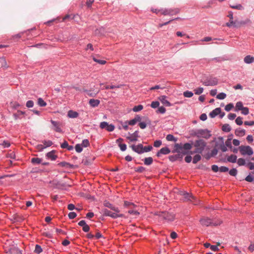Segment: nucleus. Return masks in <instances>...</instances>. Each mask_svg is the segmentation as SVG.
I'll list each match as a JSON object with an SVG mask.
<instances>
[{
    "label": "nucleus",
    "instance_id": "obj_4",
    "mask_svg": "<svg viewBox=\"0 0 254 254\" xmlns=\"http://www.w3.org/2000/svg\"><path fill=\"white\" fill-rule=\"evenodd\" d=\"M193 135L198 138H204L208 139L211 136L210 131L207 129H199L195 130L193 133Z\"/></svg>",
    "mask_w": 254,
    "mask_h": 254
},
{
    "label": "nucleus",
    "instance_id": "obj_3",
    "mask_svg": "<svg viewBox=\"0 0 254 254\" xmlns=\"http://www.w3.org/2000/svg\"><path fill=\"white\" fill-rule=\"evenodd\" d=\"M175 147L177 152L186 155L188 154V151L191 149L192 145L189 143H186L183 145L177 143L175 144Z\"/></svg>",
    "mask_w": 254,
    "mask_h": 254
},
{
    "label": "nucleus",
    "instance_id": "obj_41",
    "mask_svg": "<svg viewBox=\"0 0 254 254\" xmlns=\"http://www.w3.org/2000/svg\"><path fill=\"white\" fill-rule=\"evenodd\" d=\"M82 145L80 144H77L75 146V149L78 153H80L82 151Z\"/></svg>",
    "mask_w": 254,
    "mask_h": 254
},
{
    "label": "nucleus",
    "instance_id": "obj_24",
    "mask_svg": "<svg viewBox=\"0 0 254 254\" xmlns=\"http://www.w3.org/2000/svg\"><path fill=\"white\" fill-rule=\"evenodd\" d=\"M235 134L237 136H243L245 134V130L240 128L237 129L235 131Z\"/></svg>",
    "mask_w": 254,
    "mask_h": 254
},
{
    "label": "nucleus",
    "instance_id": "obj_12",
    "mask_svg": "<svg viewBox=\"0 0 254 254\" xmlns=\"http://www.w3.org/2000/svg\"><path fill=\"white\" fill-rule=\"evenodd\" d=\"M184 196L185 198H186L188 200H190L192 201L194 204L197 205L198 204L196 198L191 194L187 192H185L184 194Z\"/></svg>",
    "mask_w": 254,
    "mask_h": 254
},
{
    "label": "nucleus",
    "instance_id": "obj_15",
    "mask_svg": "<svg viewBox=\"0 0 254 254\" xmlns=\"http://www.w3.org/2000/svg\"><path fill=\"white\" fill-rule=\"evenodd\" d=\"M104 205L105 207H107L108 208H110L111 210H113L115 212H118L119 211V208L117 207H116L115 206L113 205L112 204L110 203L109 202L105 201L104 202Z\"/></svg>",
    "mask_w": 254,
    "mask_h": 254
},
{
    "label": "nucleus",
    "instance_id": "obj_49",
    "mask_svg": "<svg viewBox=\"0 0 254 254\" xmlns=\"http://www.w3.org/2000/svg\"><path fill=\"white\" fill-rule=\"evenodd\" d=\"M242 120H243V118L242 117H238L236 118V119L235 120V122L238 125L241 126L243 124Z\"/></svg>",
    "mask_w": 254,
    "mask_h": 254
},
{
    "label": "nucleus",
    "instance_id": "obj_60",
    "mask_svg": "<svg viewBox=\"0 0 254 254\" xmlns=\"http://www.w3.org/2000/svg\"><path fill=\"white\" fill-rule=\"evenodd\" d=\"M119 146L121 150L123 151H125L127 149V145L126 144L119 143Z\"/></svg>",
    "mask_w": 254,
    "mask_h": 254
},
{
    "label": "nucleus",
    "instance_id": "obj_57",
    "mask_svg": "<svg viewBox=\"0 0 254 254\" xmlns=\"http://www.w3.org/2000/svg\"><path fill=\"white\" fill-rule=\"evenodd\" d=\"M108 123L106 122H102L100 124V127L102 129L106 128Z\"/></svg>",
    "mask_w": 254,
    "mask_h": 254
},
{
    "label": "nucleus",
    "instance_id": "obj_31",
    "mask_svg": "<svg viewBox=\"0 0 254 254\" xmlns=\"http://www.w3.org/2000/svg\"><path fill=\"white\" fill-rule=\"evenodd\" d=\"M181 155L179 153L178 154L171 155L169 156V159L171 161H175L181 158Z\"/></svg>",
    "mask_w": 254,
    "mask_h": 254
},
{
    "label": "nucleus",
    "instance_id": "obj_39",
    "mask_svg": "<svg viewBox=\"0 0 254 254\" xmlns=\"http://www.w3.org/2000/svg\"><path fill=\"white\" fill-rule=\"evenodd\" d=\"M80 144L82 145V147H86L90 145V143L88 139H85L82 140V143Z\"/></svg>",
    "mask_w": 254,
    "mask_h": 254
},
{
    "label": "nucleus",
    "instance_id": "obj_62",
    "mask_svg": "<svg viewBox=\"0 0 254 254\" xmlns=\"http://www.w3.org/2000/svg\"><path fill=\"white\" fill-rule=\"evenodd\" d=\"M236 117V115L234 113H230L228 116V119L230 120H233Z\"/></svg>",
    "mask_w": 254,
    "mask_h": 254
},
{
    "label": "nucleus",
    "instance_id": "obj_47",
    "mask_svg": "<svg viewBox=\"0 0 254 254\" xmlns=\"http://www.w3.org/2000/svg\"><path fill=\"white\" fill-rule=\"evenodd\" d=\"M234 107V105L232 103H229L228 104H227L225 107V110L228 112V111H230V110H231Z\"/></svg>",
    "mask_w": 254,
    "mask_h": 254
},
{
    "label": "nucleus",
    "instance_id": "obj_6",
    "mask_svg": "<svg viewBox=\"0 0 254 254\" xmlns=\"http://www.w3.org/2000/svg\"><path fill=\"white\" fill-rule=\"evenodd\" d=\"M241 154L243 155L251 156L253 154V149L250 146L241 145L239 147Z\"/></svg>",
    "mask_w": 254,
    "mask_h": 254
},
{
    "label": "nucleus",
    "instance_id": "obj_51",
    "mask_svg": "<svg viewBox=\"0 0 254 254\" xmlns=\"http://www.w3.org/2000/svg\"><path fill=\"white\" fill-rule=\"evenodd\" d=\"M93 60L94 62L100 64H105L106 63V61L105 60H98L95 58H93Z\"/></svg>",
    "mask_w": 254,
    "mask_h": 254
},
{
    "label": "nucleus",
    "instance_id": "obj_52",
    "mask_svg": "<svg viewBox=\"0 0 254 254\" xmlns=\"http://www.w3.org/2000/svg\"><path fill=\"white\" fill-rule=\"evenodd\" d=\"M114 129H115V127L112 124H110V125L108 124V126H107V127L106 128V129L108 131H113L114 130Z\"/></svg>",
    "mask_w": 254,
    "mask_h": 254
},
{
    "label": "nucleus",
    "instance_id": "obj_13",
    "mask_svg": "<svg viewBox=\"0 0 254 254\" xmlns=\"http://www.w3.org/2000/svg\"><path fill=\"white\" fill-rule=\"evenodd\" d=\"M171 151L170 149L167 147H163L161 148L157 153V156L160 157L161 155H167L170 153Z\"/></svg>",
    "mask_w": 254,
    "mask_h": 254
},
{
    "label": "nucleus",
    "instance_id": "obj_9",
    "mask_svg": "<svg viewBox=\"0 0 254 254\" xmlns=\"http://www.w3.org/2000/svg\"><path fill=\"white\" fill-rule=\"evenodd\" d=\"M51 123L52 124L53 127V129L55 130L56 132L59 133H63V130L61 128L62 123L60 122L55 121L53 120H51Z\"/></svg>",
    "mask_w": 254,
    "mask_h": 254
},
{
    "label": "nucleus",
    "instance_id": "obj_28",
    "mask_svg": "<svg viewBox=\"0 0 254 254\" xmlns=\"http://www.w3.org/2000/svg\"><path fill=\"white\" fill-rule=\"evenodd\" d=\"M0 67L4 68L7 67L6 60L4 58H0Z\"/></svg>",
    "mask_w": 254,
    "mask_h": 254
},
{
    "label": "nucleus",
    "instance_id": "obj_54",
    "mask_svg": "<svg viewBox=\"0 0 254 254\" xmlns=\"http://www.w3.org/2000/svg\"><path fill=\"white\" fill-rule=\"evenodd\" d=\"M68 216L69 219H72L75 218L77 215L76 213L74 212H70L68 213Z\"/></svg>",
    "mask_w": 254,
    "mask_h": 254
},
{
    "label": "nucleus",
    "instance_id": "obj_59",
    "mask_svg": "<svg viewBox=\"0 0 254 254\" xmlns=\"http://www.w3.org/2000/svg\"><path fill=\"white\" fill-rule=\"evenodd\" d=\"M245 180L248 182H252L254 181V178L252 176L249 175L246 177Z\"/></svg>",
    "mask_w": 254,
    "mask_h": 254
},
{
    "label": "nucleus",
    "instance_id": "obj_46",
    "mask_svg": "<svg viewBox=\"0 0 254 254\" xmlns=\"http://www.w3.org/2000/svg\"><path fill=\"white\" fill-rule=\"evenodd\" d=\"M166 109L163 107H159L158 110L156 111L157 113L164 114L166 112Z\"/></svg>",
    "mask_w": 254,
    "mask_h": 254
},
{
    "label": "nucleus",
    "instance_id": "obj_1",
    "mask_svg": "<svg viewBox=\"0 0 254 254\" xmlns=\"http://www.w3.org/2000/svg\"><path fill=\"white\" fill-rule=\"evenodd\" d=\"M159 221L172 222L175 219V214L168 211H157L154 213Z\"/></svg>",
    "mask_w": 254,
    "mask_h": 254
},
{
    "label": "nucleus",
    "instance_id": "obj_48",
    "mask_svg": "<svg viewBox=\"0 0 254 254\" xmlns=\"http://www.w3.org/2000/svg\"><path fill=\"white\" fill-rule=\"evenodd\" d=\"M160 105V103L158 101H153L152 102L151 105H150V106L152 108H156L157 107H159Z\"/></svg>",
    "mask_w": 254,
    "mask_h": 254
},
{
    "label": "nucleus",
    "instance_id": "obj_55",
    "mask_svg": "<svg viewBox=\"0 0 254 254\" xmlns=\"http://www.w3.org/2000/svg\"><path fill=\"white\" fill-rule=\"evenodd\" d=\"M162 144V141L160 140H157L154 142L153 145L155 147H159Z\"/></svg>",
    "mask_w": 254,
    "mask_h": 254
},
{
    "label": "nucleus",
    "instance_id": "obj_61",
    "mask_svg": "<svg viewBox=\"0 0 254 254\" xmlns=\"http://www.w3.org/2000/svg\"><path fill=\"white\" fill-rule=\"evenodd\" d=\"M229 170L228 168L225 167V166H221L219 168V171L221 172H228Z\"/></svg>",
    "mask_w": 254,
    "mask_h": 254
},
{
    "label": "nucleus",
    "instance_id": "obj_63",
    "mask_svg": "<svg viewBox=\"0 0 254 254\" xmlns=\"http://www.w3.org/2000/svg\"><path fill=\"white\" fill-rule=\"evenodd\" d=\"M212 170L214 172H217L219 170V168L217 165H213L211 166Z\"/></svg>",
    "mask_w": 254,
    "mask_h": 254
},
{
    "label": "nucleus",
    "instance_id": "obj_45",
    "mask_svg": "<svg viewBox=\"0 0 254 254\" xmlns=\"http://www.w3.org/2000/svg\"><path fill=\"white\" fill-rule=\"evenodd\" d=\"M43 251L42 248L40 246L36 245L34 252L37 254H40Z\"/></svg>",
    "mask_w": 254,
    "mask_h": 254
},
{
    "label": "nucleus",
    "instance_id": "obj_5",
    "mask_svg": "<svg viewBox=\"0 0 254 254\" xmlns=\"http://www.w3.org/2000/svg\"><path fill=\"white\" fill-rule=\"evenodd\" d=\"M103 214L104 216H110L114 219H116L117 218H120V217H123L124 216V214L120 213V210L119 209L118 212L114 211V212H113L107 209H103Z\"/></svg>",
    "mask_w": 254,
    "mask_h": 254
},
{
    "label": "nucleus",
    "instance_id": "obj_44",
    "mask_svg": "<svg viewBox=\"0 0 254 254\" xmlns=\"http://www.w3.org/2000/svg\"><path fill=\"white\" fill-rule=\"evenodd\" d=\"M226 97V94L224 93H219L217 96L216 98L220 100H223L225 99Z\"/></svg>",
    "mask_w": 254,
    "mask_h": 254
},
{
    "label": "nucleus",
    "instance_id": "obj_19",
    "mask_svg": "<svg viewBox=\"0 0 254 254\" xmlns=\"http://www.w3.org/2000/svg\"><path fill=\"white\" fill-rule=\"evenodd\" d=\"M220 113H221V109L220 108H217L210 113L209 116L211 118H213Z\"/></svg>",
    "mask_w": 254,
    "mask_h": 254
},
{
    "label": "nucleus",
    "instance_id": "obj_18",
    "mask_svg": "<svg viewBox=\"0 0 254 254\" xmlns=\"http://www.w3.org/2000/svg\"><path fill=\"white\" fill-rule=\"evenodd\" d=\"M46 157L52 161L55 160L57 158V156L55 155V151L52 150L46 154Z\"/></svg>",
    "mask_w": 254,
    "mask_h": 254
},
{
    "label": "nucleus",
    "instance_id": "obj_8",
    "mask_svg": "<svg viewBox=\"0 0 254 254\" xmlns=\"http://www.w3.org/2000/svg\"><path fill=\"white\" fill-rule=\"evenodd\" d=\"M200 224L205 226H209L211 225L217 226L219 225V223H214L212 222V220L208 217H203L199 220Z\"/></svg>",
    "mask_w": 254,
    "mask_h": 254
},
{
    "label": "nucleus",
    "instance_id": "obj_2",
    "mask_svg": "<svg viewBox=\"0 0 254 254\" xmlns=\"http://www.w3.org/2000/svg\"><path fill=\"white\" fill-rule=\"evenodd\" d=\"M206 145L207 143L203 139H199L196 140L193 143V146L195 147V150L193 152H191V154H201L204 150Z\"/></svg>",
    "mask_w": 254,
    "mask_h": 254
},
{
    "label": "nucleus",
    "instance_id": "obj_29",
    "mask_svg": "<svg viewBox=\"0 0 254 254\" xmlns=\"http://www.w3.org/2000/svg\"><path fill=\"white\" fill-rule=\"evenodd\" d=\"M42 159L39 158H32L31 163L33 164H39L42 163Z\"/></svg>",
    "mask_w": 254,
    "mask_h": 254
},
{
    "label": "nucleus",
    "instance_id": "obj_33",
    "mask_svg": "<svg viewBox=\"0 0 254 254\" xmlns=\"http://www.w3.org/2000/svg\"><path fill=\"white\" fill-rule=\"evenodd\" d=\"M201 159V157L199 154L195 155L193 158L192 163L193 164L197 163L199 161H200Z\"/></svg>",
    "mask_w": 254,
    "mask_h": 254
},
{
    "label": "nucleus",
    "instance_id": "obj_50",
    "mask_svg": "<svg viewBox=\"0 0 254 254\" xmlns=\"http://www.w3.org/2000/svg\"><path fill=\"white\" fill-rule=\"evenodd\" d=\"M229 173L231 176H236L237 174V170L236 169L233 168L229 171Z\"/></svg>",
    "mask_w": 254,
    "mask_h": 254
},
{
    "label": "nucleus",
    "instance_id": "obj_36",
    "mask_svg": "<svg viewBox=\"0 0 254 254\" xmlns=\"http://www.w3.org/2000/svg\"><path fill=\"white\" fill-rule=\"evenodd\" d=\"M143 108V107L142 105H138L137 106H134L132 109V111L134 112H137L142 110Z\"/></svg>",
    "mask_w": 254,
    "mask_h": 254
},
{
    "label": "nucleus",
    "instance_id": "obj_16",
    "mask_svg": "<svg viewBox=\"0 0 254 254\" xmlns=\"http://www.w3.org/2000/svg\"><path fill=\"white\" fill-rule=\"evenodd\" d=\"M141 120V117L137 115L134 119L128 122V125L130 126H134L137 123V122H140Z\"/></svg>",
    "mask_w": 254,
    "mask_h": 254
},
{
    "label": "nucleus",
    "instance_id": "obj_34",
    "mask_svg": "<svg viewBox=\"0 0 254 254\" xmlns=\"http://www.w3.org/2000/svg\"><path fill=\"white\" fill-rule=\"evenodd\" d=\"M124 205L125 207H134L135 206V205L133 203L128 201H125Z\"/></svg>",
    "mask_w": 254,
    "mask_h": 254
},
{
    "label": "nucleus",
    "instance_id": "obj_56",
    "mask_svg": "<svg viewBox=\"0 0 254 254\" xmlns=\"http://www.w3.org/2000/svg\"><path fill=\"white\" fill-rule=\"evenodd\" d=\"M241 111H242V114L247 115L249 113V110L248 107H244Z\"/></svg>",
    "mask_w": 254,
    "mask_h": 254
},
{
    "label": "nucleus",
    "instance_id": "obj_17",
    "mask_svg": "<svg viewBox=\"0 0 254 254\" xmlns=\"http://www.w3.org/2000/svg\"><path fill=\"white\" fill-rule=\"evenodd\" d=\"M100 101L98 99H91L89 101V104L92 107H96L100 104Z\"/></svg>",
    "mask_w": 254,
    "mask_h": 254
},
{
    "label": "nucleus",
    "instance_id": "obj_58",
    "mask_svg": "<svg viewBox=\"0 0 254 254\" xmlns=\"http://www.w3.org/2000/svg\"><path fill=\"white\" fill-rule=\"evenodd\" d=\"M26 106L27 108H32L34 106V102L32 100H29L26 102Z\"/></svg>",
    "mask_w": 254,
    "mask_h": 254
},
{
    "label": "nucleus",
    "instance_id": "obj_32",
    "mask_svg": "<svg viewBox=\"0 0 254 254\" xmlns=\"http://www.w3.org/2000/svg\"><path fill=\"white\" fill-rule=\"evenodd\" d=\"M244 107H243V105L242 102H238L236 105V111L241 110Z\"/></svg>",
    "mask_w": 254,
    "mask_h": 254
},
{
    "label": "nucleus",
    "instance_id": "obj_43",
    "mask_svg": "<svg viewBox=\"0 0 254 254\" xmlns=\"http://www.w3.org/2000/svg\"><path fill=\"white\" fill-rule=\"evenodd\" d=\"M203 91V88L202 87H199L194 90V93L196 95H200Z\"/></svg>",
    "mask_w": 254,
    "mask_h": 254
},
{
    "label": "nucleus",
    "instance_id": "obj_64",
    "mask_svg": "<svg viewBox=\"0 0 254 254\" xmlns=\"http://www.w3.org/2000/svg\"><path fill=\"white\" fill-rule=\"evenodd\" d=\"M220 149L224 152L227 151V147L224 144H222L220 146Z\"/></svg>",
    "mask_w": 254,
    "mask_h": 254
},
{
    "label": "nucleus",
    "instance_id": "obj_22",
    "mask_svg": "<svg viewBox=\"0 0 254 254\" xmlns=\"http://www.w3.org/2000/svg\"><path fill=\"white\" fill-rule=\"evenodd\" d=\"M58 165L61 167H65L66 168H72L73 166V165L65 161L61 162L58 163Z\"/></svg>",
    "mask_w": 254,
    "mask_h": 254
},
{
    "label": "nucleus",
    "instance_id": "obj_27",
    "mask_svg": "<svg viewBox=\"0 0 254 254\" xmlns=\"http://www.w3.org/2000/svg\"><path fill=\"white\" fill-rule=\"evenodd\" d=\"M222 129L223 131L228 132L231 131V128L229 124H224L222 127Z\"/></svg>",
    "mask_w": 254,
    "mask_h": 254
},
{
    "label": "nucleus",
    "instance_id": "obj_25",
    "mask_svg": "<svg viewBox=\"0 0 254 254\" xmlns=\"http://www.w3.org/2000/svg\"><path fill=\"white\" fill-rule=\"evenodd\" d=\"M237 160V157L235 155H231L227 158V161L231 163H236Z\"/></svg>",
    "mask_w": 254,
    "mask_h": 254
},
{
    "label": "nucleus",
    "instance_id": "obj_53",
    "mask_svg": "<svg viewBox=\"0 0 254 254\" xmlns=\"http://www.w3.org/2000/svg\"><path fill=\"white\" fill-rule=\"evenodd\" d=\"M152 148H152V146H151V145L143 147V153L149 152L152 150Z\"/></svg>",
    "mask_w": 254,
    "mask_h": 254
},
{
    "label": "nucleus",
    "instance_id": "obj_38",
    "mask_svg": "<svg viewBox=\"0 0 254 254\" xmlns=\"http://www.w3.org/2000/svg\"><path fill=\"white\" fill-rule=\"evenodd\" d=\"M183 95L185 97L190 98L193 95V93L191 91H186L184 92Z\"/></svg>",
    "mask_w": 254,
    "mask_h": 254
},
{
    "label": "nucleus",
    "instance_id": "obj_10",
    "mask_svg": "<svg viewBox=\"0 0 254 254\" xmlns=\"http://www.w3.org/2000/svg\"><path fill=\"white\" fill-rule=\"evenodd\" d=\"M218 80L216 78H211L207 79L203 82V84L205 86H214L217 85Z\"/></svg>",
    "mask_w": 254,
    "mask_h": 254
},
{
    "label": "nucleus",
    "instance_id": "obj_30",
    "mask_svg": "<svg viewBox=\"0 0 254 254\" xmlns=\"http://www.w3.org/2000/svg\"><path fill=\"white\" fill-rule=\"evenodd\" d=\"M153 162V159L151 157H146L144 160V163L146 165H150Z\"/></svg>",
    "mask_w": 254,
    "mask_h": 254
},
{
    "label": "nucleus",
    "instance_id": "obj_23",
    "mask_svg": "<svg viewBox=\"0 0 254 254\" xmlns=\"http://www.w3.org/2000/svg\"><path fill=\"white\" fill-rule=\"evenodd\" d=\"M138 137V131H135L131 136L127 137V138L130 141L133 142L137 141Z\"/></svg>",
    "mask_w": 254,
    "mask_h": 254
},
{
    "label": "nucleus",
    "instance_id": "obj_35",
    "mask_svg": "<svg viewBox=\"0 0 254 254\" xmlns=\"http://www.w3.org/2000/svg\"><path fill=\"white\" fill-rule=\"evenodd\" d=\"M38 104L41 107H45L47 105L46 102L41 98H38Z\"/></svg>",
    "mask_w": 254,
    "mask_h": 254
},
{
    "label": "nucleus",
    "instance_id": "obj_26",
    "mask_svg": "<svg viewBox=\"0 0 254 254\" xmlns=\"http://www.w3.org/2000/svg\"><path fill=\"white\" fill-rule=\"evenodd\" d=\"M25 114V112L18 110L16 113L13 114L14 118L15 120L17 119L21 118V116L24 115Z\"/></svg>",
    "mask_w": 254,
    "mask_h": 254
},
{
    "label": "nucleus",
    "instance_id": "obj_7",
    "mask_svg": "<svg viewBox=\"0 0 254 254\" xmlns=\"http://www.w3.org/2000/svg\"><path fill=\"white\" fill-rule=\"evenodd\" d=\"M180 12V9L177 8L161 9V14L164 15H173Z\"/></svg>",
    "mask_w": 254,
    "mask_h": 254
},
{
    "label": "nucleus",
    "instance_id": "obj_11",
    "mask_svg": "<svg viewBox=\"0 0 254 254\" xmlns=\"http://www.w3.org/2000/svg\"><path fill=\"white\" fill-rule=\"evenodd\" d=\"M131 148L132 150L137 153L138 154H141L143 153V146L142 144H138L137 145H132Z\"/></svg>",
    "mask_w": 254,
    "mask_h": 254
},
{
    "label": "nucleus",
    "instance_id": "obj_21",
    "mask_svg": "<svg viewBox=\"0 0 254 254\" xmlns=\"http://www.w3.org/2000/svg\"><path fill=\"white\" fill-rule=\"evenodd\" d=\"M78 113L73 110H69L67 112V117L69 118H76L78 117Z\"/></svg>",
    "mask_w": 254,
    "mask_h": 254
},
{
    "label": "nucleus",
    "instance_id": "obj_40",
    "mask_svg": "<svg viewBox=\"0 0 254 254\" xmlns=\"http://www.w3.org/2000/svg\"><path fill=\"white\" fill-rule=\"evenodd\" d=\"M44 144V146L45 147V148L51 146L53 144V142L51 140H44L43 141Z\"/></svg>",
    "mask_w": 254,
    "mask_h": 254
},
{
    "label": "nucleus",
    "instance_id": "obj_14",
    "mask_svg": "<svg viewBox=\"0 0 254 254\" xmlns=\"http://www.w3.org/2000/svg\"><path fill=\"white\" fill-rule=\"evenodd\" d=\"M159 100L164 105L166 106L170 107L172 106L170 102L167 100V96L165 95L161 96L159 98Z\"/></svg>",
    "mask_w": 254,
    "mask_h": 254
},
{
    "label": "nucleus",
    "instance_id": "obj_20",
    "mask_svg": "<svg viewBox=\"0 0 254 254\" xmlns=\"http://www.w3.org/2000/svg\"><path fill=\"white\" fill-rule=\"evenodd\" d=\"M244 61L247 64H252L254 62V57L251 55H247L244 58Z\"/></svg>",
    "mask_w": 254,
    "mask_h": 254
},
{
    "label": "nucleus",
    "instance_id": "obj_42",
    "mask_svg": "<svg viewBox=\"0 0 254 254\" xmlns=\"http://www.w3.org/2000/svg\"><path fill=\"white\" fill-rule=\"evenodd\" d=\"M237 163L239 166H243L246 165V161L244 159L241 158L238 159Z\"/></svg>",
    "mask_w": 254,
    "mask_h": 254
},
{
    "label": "nucleus",
    "instance_id": "obj_37",
    "mask_svg": "<svg viewBox=\"0 0 254 254\" xmlns=\"http://www.w3.org/2000/svg\"><path fill=\"white\" fill-rule=\"evenodd\" d=\"M166 139L168 141H174L176 142L177 141V139L172 134H168L166 136Z\"/></svg>",
    "mask_w": 254,
    "mask_h": 254
}]
</instances>
